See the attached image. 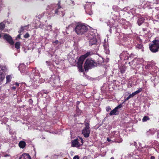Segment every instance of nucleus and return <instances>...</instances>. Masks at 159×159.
<instances>
[{"label":"nucleus","mask_w":159,"mask_h":159,"mask_svg":"<svg viewBox=\"0 0 159 159\" xmlns=\"http://www.w3.org/2000/svg\"><path fill=\"white\" fill-rule=\"evenodd\" d=\"M97 65V63L95 60L90 57L86 59L84 63V68L85 71H86L94 67Z\"/></svg>","instance_id":"obj_1"},{"label":"nucleus","mask_w":159,"mask_h":159,"mask_svg":"<svg viewBox=\"0 0 159 159\" xmlns=\"http://www.w3.org/2000/svg\"><path fill=\"white\" fill-rule=\"evenodd\" d=\"M88 30L87 26L82 24H77L75 28V31L78 35H82Z\"/></svg>","instance_id":"obj_2"},{"label":"nucleus","mask_w":159,"mask_h":159,"mask_svg":"<svg viewBox=\"0 0 159 159\" xmlns=\"http://www.w3.org/2000/svg\"><path fill=\"white\" fill-rule=\"evenodd\" d=\"M89 122L90 121L89 120L87 119L85 120L84 123L85 127L82 130V134L85 138L88 137L90 133V130L89 129Z\"/></svg>","instance_id":"obj_3"},{"label":"nucleus","mask_w":159,"mask_h":159,"mask_svg":"<svg viewBox=\"0 0 159 159\" xmlns=\"http://www.w3.org/2000/svg\"><path fill=\"white\" fill-rule=\"evenodd\" d=\"M150 50L153 53L158 52L159 50V40L155 39L152 42V43L149 46Z\"/></svg>","instance_id":"obj_4"},{"label":"nucleus","mask_w":159,"mask_h":159,"mask_svg":"<svg viewBox=\"0 0 159 159\" xmlns=\"http://www.w3.org/2000/svg\"><path fill=\"white\" fill-rule=\"evenodd\" d=\"M6 70L5 66L0 65V85L2 83L3 81L5 78V72Z\"/></svg>","instance_id":"obj_5"},{"label":"nucleus","mask_w":159,"mask_h":159,"mask_svg":"<svg viewBox=\"0 0 159 159\" xmlns=\"http://www.w3.org/2000/svg\"><path fill=\"white\" fill-rule=\"evenodd\" d=\"M92 4L91 3H87L84 6V8L86 13L90 15L93 14L91 11Z\"/></svg>","instance_id":"obj_6"},{"label":"nucleus","mask_w":159,"mask_h":159,"mask_svg":"<svg viewBox=\"0 0 159 159\" xmlns=\"http://www.w3.org/2000/svg\"><path fill=\"white\" fill-rule=\"evenodd\" d=\"M3 39L5 40L10 45H13L14 43V42L12 38L9 35L7 34H5L3 37Z\"/></svg>","instance_id":"obj_7"},{"label":"nucleus","mask_w":159,"mask_h":159,"mask_svg":"<svg viewBox=\"0 0 159 159\" xmlns=\"http://www.w3.org/2000/svg\"><path fill=\"white\" fill-rule=\"evenodd\" d=\"M129 54L127 51H123L120 55L121 59L123 60H129Z\"/></svg>","instance_id":"obj_8"},{"label":"nucleus","mask_w":159,"mask_h":159,"mask_svg":"<svg viewBox=\"0 0 159 159\" xmlns=\"http://www.w3.org/2000/svg\"><path fill=\"white\" fill-rule=\"evenodd\" d=\"M122 107V104H120L117 106L115 107V108L112 111H111L110 113L109 114L111 116H112L114 115H117L118 114V113H117V112H119L118 111V109L121 108Z\"/></svg>","instance_id":"obj_9"},{"label":"nucleus","mask_w":159,"mask_h":159,"mask_svg":"<svg viewBox=\"0 0 159 159\" xmlns=\"http://www.w3.org/2000/svg\"><path fill=\"white\" fill-rule=\"evenodd\" d=\"M84 61L78 59V62L77 63V67L79 69V71L81 72L84 71V70L83 69L82 65Z\"/></svg>","instance_id":"obj_10"},{"label":"nucleus","mask_w":159,"mask_h":159,"mask_svg":"<svg viewBox=\"0 0 159 159\" xmlns=\"http://www.w3.org/2000/svg\"><path fill=\"white\" fill-rule=\"evenodd\" d=\"M91 52H88L84 55L80 56V57L79 58V59L83 61H84V60L86 58L91 56Z\"/></svg>","instance_id":"obj_11"},{"label":"nucleus","mask_w":159,"mask_h":159,"mask_svg":"<svg viewBox=\"0 0 159 159\" xmlns=\"http://www.w3.org/2000/svg\"><path fill=\"white\" fill-rule=\"evenodd\" d=\"M81 145V144L78 141L77 139H75L72 142L71 146L72 147L79 148Z\"/></svg>","instance_id":"obj_12"},{"label":"nucleus","mask_w":159,"mask_h":159,"mask_svg":"<svg viewBox=\"0 0 159 159\" xmlns=\"http://www.w3.org/2000/svg\"><path fill=\"white\" fill-rule=\"evenodd\" d=\"M19 159H31V158L28 154L24 153L20 156Z\"/></svg>","instance_id":"obj_13"},{"label":"nucleus","mask_w":159,"mask_h":159,"mask_svg":"<svg viewBox=\"0 0 159 159\" xmlns=\"http://www.w3.org/2000/svg\"><path fill=\"white\" fill-rule=\"evenodd\" d=\"M97 40L96 38H93L91 39L89 41V45L92 46L93 45H96L97 43Z\"/></svg>","instance_id":"obj_14"},{"label":"nucleus","mask_w":159,"mask_h":159,"mask_svg":"<svg viewBox=\"0 0 159 159\" xmlns=\"http://www.w3.org/2000/svg\"><path fill=\"white\" fill-rule=\"evenodd\" d=\"M137 59L136 58H134L130 62H129V64L130 66H135L137 65L138 63L137 62Z\"/></svg>","instance_id":"obj_15"},{"label":"nucleus","mask_w":159,"mask_h":159,"mask_svg":"<svg viewBox=\"0 0 159 159\" xmlns=\"http://www.w3.org/2000/svg\"><path fill=\"white\" fill-rule=\"evenodd\" d=\"M29 25L28 24L27 25L25 26H21L20 29L18 31V32L20 34L24 32L25 30H26L29 28Z\"/></svg>","instance_id":"obj_16"},{"label":"nucleus","mask_w":159,"mask_h":159,"mask_svg":"<svg viewBox=\"0 0 159 159\" xmlns=\"http://www.w3.org/2000/svg\"><path fill=\"white\" fill-rule=\"evenodd\" d=\"M76 111L77 113L76 114H75L74 116L75 117L79 116V115H81L82 113L81 111L80 110L79 107L77 106L76 107Z\"/></svg>","instance_id":"obj_17"},{"label":"nucleus","mask_w":159,"mask_h":159,"mask_svg":"<svg viewBox=\"0 0 159 159\" xmlns=\"http://www.w3.org/2000/svg\"><path fill=\"white\" fill-rule=\"evenodd\" d=\"M19 146L20 148H23L26 146V143L24 141H21L19 143Z\"/></svg>","instance_id":"obj_18"},{"label":"nucleus","mask_w":159,"mask_h":159,"mask_svg":"<svg viewBox=\"0 0 159 159\" xmlns=\"http://www.w3.org/2000/svg\"><path fill=\"white\" fill-rule=\"evenodd\" d=\"M145 19L143 17L139 18L137 21V23L139 26H140L144 22Z\"/></svg>","instance_id":"obj_19"},{"label":"nucleus","mask_w":159,"mask_h":159,"mask_svg":"<svg viewBox=\"0 0 159 159\" xmlns=\"http://www.w3.org/2000/svg\"><path fill=\"white\" fill-rule=\"evenodd\" d=\"M19 70L21 72L24 73L26 71V67L24 65L20 66L19 68Z\"/></svg>","instance_id":"obj_20"},{"label":"nucleus","mask_w":159,"mask_h":159,"mask_svg":"<svg viewBox=\"0 0 159 159\" xmlns=\"http://www.w3.org/2000/svg\"><path fill=\"white\" fill-rule=\"evenodd\" d=\"M136 48L138 49H141L142 51H144V48L143 47V45L142 44H138L136 46Z\"/></svg>","instance_id":"obj_21"},{"label":"nucleus","mask_w":159,"mask_h":159,"mask_svg":"<svg viewBox=\"0 0 159 159\" xmlns=\"http://www.w3.org/2000/svg\"><path fill=\"white\" fill-rule=\"evenodd\" d=\"M66 2L68 5L70 6H73L75 4L74 1L71 0H67Z\"/></svg>","instance_id":"obj_22"},{"label":"nucleus","mask_w":159,"mask_h":159,"mask_svg":"<svg viewBox=\"0 0 159 159\" xmlns=\"http://www.w3.org/2000/svg\"><path fill=\"white\" fill-rule=\"evenodd\" d=\"M113 9L114 11L117 12H119L120 11H122L121 9L118 6H114L113 7Z\"/></svg>","instance_id":"obj_23"},{"label":"nucleus","mask_w":159,"mask_h":159,"mask_svg":"<svg viewBox=\"0 0 159 159\" xmlns=\"http://www.w3.org/2000/svg\"><path fill=\"white\" fill-rule=\"evenodd\" d=\"M149 120L150 118L148 116H145L143 117V118L142 119V121L143 122H145L148 120Z\"/></svg>","instance_id":"obj_24"},{"label":"nucleus","mask_w":159,"mask_h":159,"mask_svg":"<svg viewBox=\"0 0 159 159\" xmlns=\"http://www.w3.org/2000/svg\"><path fill=\"white\" fill-rule=\"evenodd\" d=\"M122 140L121 138H119L118 139H117L116 140H115L114 141H112V142L120 143L122 142Z\"/></svg>","instance_id":"obj_25"},{"label":"nucleus","mask_w":159,"mask_h":159,"mask_svg":"<svg viewBox=\"0 0 159 159\" xmlns=\"http://www.w3.org/2000/svg\"><path fill=\"white\" fill-rule=\"evenodd\" d=\"M11 75H8L6 76L7 83H9L11 81Z\"/></svg>","instance_id":"obj_26"},{"label":"nucleus","mask_w":159,"mask_h":159,"mask_svg":"<svg viewBox=\"0 0 159 159\" xmlns=\"http://www.w3.org/2000/svg\"><path fill=\"white\" fill-rule=\"evenodd\" d=\"M20 43L19 42H16L15 44V48L17 49H18L20 48Z\"/></svg>","instance_id":"obj_27"},{"label":"nucleus","mask_w":159,"mask_h":159,"mask_svg":"<svg viewBox=\"0 0 159 159\" xmlns=\"http://www.w3.org/2000/svg\"><path fill=\"white\" fill-rule=\"evenodd\" d=\"M142 88H139V89L138 90L135 91V92H134V93L135 95H136L138 94V93H139L140 92H142Z\"/></svg>","instance_id":"obj_28"},{"label":"nucleus","mask_w":159,"mask_h":159,"mask_svg":"<svg viewBox=\"0 0 159 159\" xmlns=\"http://www.w3.org/2000/svg\"><path fill=\"white\" fill-rule=\"evenodd\" d=\"M5 27V25L2 23H0V30H2L4 29Z\"/></svg>","instance_id":"obj_29"},{"label":"nucleus","mask_w":159,"mask_h":159,"mask_svg":"<svg viewBox=\"0 0 159 159\" xmlns=\"http://www.w3.org/2000/svg\"><path fill=\"white\" fill-rule=\"evenodd\" d=\"M52 26L51 25H48L47 26L46 30L48 31H51L52 30Z\"/></svg>","instance_id":"obj_30"},{"label":"nucleus","mask_w":159,"mask_h":159,"mask_svg":"<svg viewBox=\"0 0 159 159\" xmlns=\"http://www.w3.org/2000/svg\"><path fill=\"white\" fill-rule=\"evenodd\" d=\"M60 9H58V7L56 9L55 11V14H60L59 10Z\"/></svg>","instance_id":"obj_31"},{"label":"nucleus","mask_w":159,"mask_h":159,"mask_svg":"<svg viewBox=\"0 0 159 159\" xmlns=\"http://www.w3.org/2000/svg\"><path fill=\"white\" fill-rule=\"evenodd\" d=\"M30 36L29 34L28 33H27L24 35V37L25 38H29Z\"/></svg>","instance_id":"obj_32"},{"label":"nucleus","mask_w":159,"mask_h":159,"mask_svg":"<svg viewBox=\"0 0 159 159\" xmlns=\"http://www.w3.org/2000/svg\"><path fill=\"white\" fill-rule=\"evenodd\" d=\"M57 5L58 6V9H61V6L60 1H59Z\"/></svg>","instance_id":"obj_33"},{"label":"nucleus","mask_w":159,"mask_h":159,"mask_svg":"<svg viewBox=\"0 0 159 159\" xmlns=\"http://www.w3.org/2000/svg\"><path fill=\"white\" fill-rule=\"evenodd\" d=\"M41 93L42 94L45 93L47 94L48 93V92L47 91L45 90H43L41 91Z\"/></svg>","instance_id":"obj_34"},{"label":"nucleus","mask_w":159,"mask_h":159,"mask_svg":"<svg viewBox=\"0 0 159 159\" xmlns=\"http://www.w3.org/2000/svg\"><path fill=\"white\" fill-rule=\"evenodd\" d=\"M135 94L134 93H133L132 94H130L129 95V97L130 98H133L134 96H135Z\"/></svg>","instance_id":"obj_35"},{"label":"nucleus","mask_w":159,"mask_h":159,"mask_svg":"<svg viewBox=\"0 0 159 159\" xmlns=\"http://www.w3.org/2000/svg\"><path fill=\"white\" fill-rule=\"evenodd\" d=\"M111 110V108L109 106L107 107H106V110L107 111Z\"/></svg>","instance_id":"obj_36"},{"label":"nucleus","mask_w":159,"mask_h":159,"mask_svg":"<svg viewBox=\"0 0 159 159\" xmlns=\"http://www.w3.org/2000/svg\"><path fill=\"white\" fill-rule=\"evenodd\" d=\"M134 55V54L132 53L129 55V58H131V57L133 58Z\"/></svg>","instance_id":"obj_37"},{"label":"nucleus","mask_w":159,"mask_h":159,"mask_svg":"<svg viewBox=\"0 0 159 159\" xmlns=\"http://www.w3.org/2000/svg\"><path fill=\"white\" fill-rule=\"evenodd\" d=\"M130 98V97H129V96L127 97V98L125 99L124 102H126V101H128V100H129Z\"/></svg>","instance_id":"obj_38"},{"label":"nucleus","mask_w":159,"mask_h":159,"mask_svg":"<svg viewBox=\"0 0 159 159\" xmlns=\"http://www.w3.org/2000/svg\"><path fill=\"white\" fill-rule=\"evenodd\" d=\"M73 159H79V158L78 156H75L74 157Z\"/></svg>","instance_id":"obj_39"},{"label":"nucleus","mask_w":159,"mask_h":159,"mask_svg":"<svg viewBox=\"0 0 159 159\" xmlns=\"http://www.w3.org/2000/svg\"><path fill=\"white\" fill-rule=\"evenodd\" d=\"M80 140L81 142L82 143V144H81V145H82L84 143V141H83V139H82V138H80Z\"/></svg>","instance_id":"obj_40"},{"label":"nucleus","mask_w":159,"mask_h":159,"mask_svg":"<svg viewBox=\"0 0 159 159\" xmlns=\"http://www.w3.org/2000/svg\"><path fill=\"white\" fill-rule=\"evenodd\" d=\"M107 141L108 142H111V141L112 142V140H111V139L109 138H107Z\"/></svg>","instance_id":"obj_41"},{"label":"nucleus","mask_w":159,"mask_h":159,"mask_svg":"<svg viewBox=\"0 0 159 159\" xmlns=\"http://www.w3.org/2000/svg\"><path fill=\"white\" fill-rule=\"evenodd\" d=\"M11 90H15L16 89V87L15 86H13L11 88Z\"/></svg>","instance_id":"obj_42"},{"label":"nucleus","mask_w":159,"mask_h":159,"mask_svg":"<svg viewBox=\"0 0 159 159\" xmlns=\"http://www.w3.org/2000/svg\"><path fill=\"white\" fill-rule=\"evenodd\" d=\"M125 72V70H123V69H122V70H120V73H124Z\"/></svg>","instance_id":"obj_43"},{"label":"nucleus","mask_w":159,"mask_h":159,"mask_svg":"<svg viewBox=\"0 0 159 159\" xmlns=\"http://www.w3.org/2000/svg\"><path fill=\"white\" fill-rule=\"evenodd\" d=\"M15 85L18 87L19 86V84L17 82H16L15 83Z\"/></svg>","instance_id":"obj_44"},{"label":"nucleus","mask_w":159,"mask_h":159,"mask_svg":"<svg viewBox=\"0 0 159 159\" xmlns=\"http://www.w3.org/2000/svg\"><path fill=\"white\" fill-rule=\"evenodd\" d=\"M80 102L79 101H77V102H76V105H77V106H78V105H79V104H80Z\"/></svg>","instance_id":"obj_45"},{"label":"nucleus","mask_w":159,"mask_h":159,"mask_svg":"<svg viewBox=\"0 0 159 159\" xmlns=\"http://www.w3.org/2000/svg\"><path fill=\"white\" fill-rule=\"evenodd\" d=\"M151 159H155V157L154 156H152L151 157Z\"/></svg>","instance_id":"obj_46"},{"label":"nucleus","mask_w":159,"mask_h":159,"mask_svg":"<svg viewBox=\"0 0 159 159\" xmlns=\"http://www.w3.org/2000/svg\"><path fill=\"white\" fill-rule=\"evenodd\" d=\"M17 38H20V34H18V36H17Z\"/></svg>","instance_id":"obj_47"},{"label":"nucleus","mask_w":159,"mask_h":159,"mask_svg":"<svg viewBox=\"0 0 159 159\" xmlns=\"http://www.w3.org/2000/svg\"><path fill=\"white\" fill-rule=\"evenodd\" d=\"M58 41L57 40L56 41H55V42H54L55 43H56V44H57L58 43Z\"/></svg>","instance_id":"obj_48"},{"label":"nucleus","mask_w":159,"mask_h":159,"mask_svg":"<svg viewBox=\"0 0 159 159\" xmlns=\"http://www.w3.org/2000/svg\"><path fill=\"white\" fill-rule=\"evenodd\" d=\"M143 31H145L146 30V29L145 28H143Z\"/></svg>","instance_id":"obj_49"},{"label":"nucleus","mask_w":159,"mask_h":159,"mask_svg":"<svg viewBox=\"0 0 159 159\" xmlns=\"http://www.w3.org/2000/svg\"><path fill=\"white\" fill-rule=\"evenodd\" d=\"M9 156V155L7 154L5 155V157H7V156Z\"/></svg>","instance_id":"obj_50"},{"label":"nucleus","mask_w":159,"mask_h":159,"mask_svg":"<svg viewBox=\"0 0 159 159\" xmlns=\"http://www.w3.org/2000/svg\"><path fill=\"white\" fill-rule=\"evenodd\" d=\"M110 159H114V158L113 157H111Z\"/></svg>","instance_id":"obj_51"},{"label":"nucleus","mask_w":159,"mask_h":159,"mask_svg":"<svg viewBox=\"0 0 159 159\" xmlns=\"http://www.w3.org/2000/svg\"><path fill=\"white\" fill-rule=\"evenodd\" d=\"M2 37V35L1 34H0V38L1 37Z\"/></svg>","instance_id":"obj_52"},{"label":"nucleus","mask_w":159,"mask_h":159,"mask_svg":"<svg viewBox=\"0 0 159 159\" xmlns=\"http://www.w3.org/2000/svg\"><path fill=\"white\" fill-rule=\"evenodd\" d=\"M158 159H159V157H158Z\"/></svg>","instance_id":"obj_53"}]
</instances>
